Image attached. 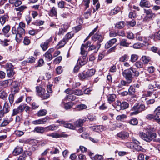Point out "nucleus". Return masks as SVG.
Segmentation results:
<instances>
[{
    "label": "nucleus",
    "instance_id": "obj_39",
    "mask_svg": "<svg viewBox=\"0 0 160 160\" xmlns=\"http://www.w3.org/2000/svg\"><path fill=\"white\" fill-rule=\"evenodd\" d=\"M27 8V7L25 5H22L19 7L15 8L14 10L15 11H19L22 13H23V11Z\"/></svg>",
    "mask_w": 160,
    "mask_h": 160
},
{
    "label": "nucleus",
    "instance_id": "obj_64",
    "mask_svg": "<svg viewBox=\"0 0 160 160\" xmlns=\"http://www.w3.org/2000/svg\"><path fill=\"white\" fill-rule=\"evenodd\" d=\"M120 8L118 7L115 8L113 9L112 10L111 12L112 13L115 14L119 12Z\"/></svg>",
    "mask_w": 160,
    "mask_h": 160
},
{
    "label": "nucleus",
    "instance_id": "obj_6",
    "mask_svg": "<svg viewBox=\"0 0 160 160\" xmlns=\"http://www.w3.org/2000/svg\"><path fill=\"white\" fill-rule=\"evenodd\" d=\"M159 94H160V92H156L153 91L152 92L148 91L146 94H143L142 95V97L141 98V99L142 101L143 102L144 100H146V99H144L145 97L150 96L152 98H156L158 97Z\"/></svg>",
    "mask_w": 160,
    "mask_h": 160
},
{
    "label": "nucleus",
    "instance_id": "obj_61",
    "mask_svg": "<svg viewBox=\"0 0 160 160\" xmlns=\"http://www.w3.org/2000/svg\"><path fill=\"white\" fill-rule=\"evenodd\" d=\"M67 42V41L64 38L62 40H61L59 43L60 47H63Z\"/></svg>",
    "mask_w": 160,
    "mask_h": 160
},
{
    "label": "nucleus",
    "instance_id": "obj_25",
    "mask_svg": "<svg viewBox=\"0 0 160 160\" xmlns=\"http://www.w3.org/2000/svg\"><path fill=\"white\" fill-rule=\"evenodd\" d=\"M116 95L114 94H109L107 96L108 100L109 103H111L115 100Z\"/></svg>",
    "mask_w": 160,
    "mask_h": 160
},
{
    "label": "nucleus",
    "instance_id": "obj_42",
    "mask_svg": "<svg viewBox=\"0 0 160 160\" xmlns=\"http://www.w3.org/2000/svg\"><path fill=\"white\" fill-rule=\"evenodd\" d=\"M129 107L128 103L126 102H122L121 103L120 108L121 109H124L128 108Z\"/></svg>",
    "mask_w": 160,
    "mask_h": 160
},
{
    "label": "nucleus",
    "instance_id": "obj_36",
    "mask_svg": "<svg viewBox=\"0 0 160 160\" xmlns=\"http://www.w3.org/2000/svg\"><path fill=\"white\" fill-rule=\"evenodd\" d=\"M142 60L144 64H146L149 62L150 59L149 57L143 56L142 57Z\"/></svg>",
    "mask_w": 160,
    "mask_h": 160
},
{
    "label": "nucleus",
    "instance_id": "obj_59",
    "mask_svg": "<svg viewBox=\"0 0 160 160\" xmlns=\"http://www.w3.org/2000/svg\"><path fill=\"white\" fill-rule=\"evenodd\" d=\"M10 121L8 120H4L0 125V127H4L8 124Z\"/></svg>",
    "mask_w": 160,
    "mask_h": 160
},
{
    "label": "nucleus",
    "instance_id": "obj_33",
    "mask_svg": "<svg viewBox=\"0 0 160 160\" xmlns=\"http://www.w3.org/2000/svg\"><path fill=\"white\" fill-rule=\"evenodd\" d=\"M8 94L4 91H0V98H1L4 100L6 99V98Z\"/></svg>",
    "mask_w": 160,
    "mask_h": 160
},
{
    "label": "nucleus",
    "instance_id": "obj_27",
    "mask_svg": "<svg viewBox=\"0 0 160 160\" xmlns=\"http://www.w3.org/2000/svg\"><path fill=\"white\" fill-rule=\"evenodd\" d=\"M22 151V148L19 147H16L13 152V154L14 155H17L21 153Z\"/></svg>",
    "mask_w": 160,
    "mask_h": 160
},
{
    "label": "nucleus",
    "instance_id": "obj_45",
    "mask_svg": "<svg viewBox=\"0 0 160 160\" xmlns=\"http://www.w3.org/2000/svg\"><path fill=\"white\" fill-rule=\"evenodd\" d=\"M138 120L136 118H133L131 119L128 122L131 125H135L138 123Z\"/></svg>",
    "mask_w": 160,
    "mask_h": 160
},
{
    "label": "nucleus",
    "instance_id": "obj_29",
    "mask_svg": "<svg viewBox=\"0 0 160 160\" xmlns=\"http://www.w3.org/2000/svg\"><path fill=\"white\" fill-rule=\"evenodd\" d=\"M128 81L126 82L124 80H122L118 85V87L119 88H122L123 86H128L129 83Z\"/></svg>",
    "mask_w": 160,
    "mask_h": 160
},
{
    "label": "nucleus",
    "instance_id": "obj_1",
    "mask_svg": "<svg viewBox=\"0 0 160 160\" xmlns=\"http://www.w3.org/2000/svg\"><path fill=\"white\" fill-rule=\"evenodd\" d=\"M25 27V24L21 22L19 23V26L17 30L15 28H12V32L13 34H16V39L17 42H20L22 39L23 36L25 34V32L24 29Z\"/></svg>",
    "mask_w": 160,
    "mask_h": 160
},
{
    "label": "nucleus",
    "instance_id": "obj_63",
    "mask_svg": "<svg viewBox=\"0 0 160 160\" xmlns=\"http://www.w3.org/2000/svg\"><path fill=\"white\" fill-rule=\"evenodd\" d=\"M72 106V104L70 103H66L64 104V108L66 110L70 108Z\"/></svg>",
    "mask_w": 160,
    "mask_h": 160
},
{
    "label": "nucleus",
    "instance_id": "obj_8",
    "mask_svg": "<svg viewBox=\"0 0 160 160\" xmlns=\"http://www.w3.org/2000/svg\"><path fill=\"white\" fill-rule=\"evenodd\" d=\"M24 106L20 105L17 108L13 109L12 116H14L22 112L24 110Z\"/></svg>",
    "mask_w": 160,
    "mask_h": 160
},
{
    "label": "nucleus",
    "instance_id": "obj_62",
    "mask_svg": "<svg viewBox=\"0 0 160 160\" xmlns=\"http://www.w3.org/2000/svg\"><path fill=\"white\" fill-rule=\"evenodd\" d=\"M146 118L149 120L154 119L155 120V115L153 114H149L146 116Z\"/></svg>",
    "mask_w": 160,
    "mask_h": 160
},
{
    "label": "nucleus",
    "instance_id": "obj_7",
    "mask_svg": "<svg viewBox=\"0 0 160 160\" xmlns=\"http://www.w3.org/2000/svg\"><path fill=\"white\" fill-rule=\"evenodd\" d=\"M10 85L11 86L12 91L15 93L18 92L19 90V83L18 82L16 81H12V82Z\"/></svg>",
    "mask_w": 160,
    "mask_h": 160
},
{
    "label": "nucleus",
    "instance_id": "obj_5",
    "mask_svg": "<svg viewBox=\"0 0 160 160\" xmlns=\"http://www.w3.org/2000/svg\"><path fill=\"white\" fill-rule=\"evenodd\" d=\"M130 70V68L129 69L125 70L122 73L123 76L127 81H129V82H131L132 79V76Z\"/></svg>",
    "mask_w": 160,
    "mask_h": 160
},
{
    "label": "nucleus",
    "instance_id": "obj_9",
    "mask_svg": "<svg viewBox=\"0 0 160 160\" xmlns=\"http://www.w3.org/2000/svg\"><path fill=\"white\" fill-rule=\"evenodd\" d=\"M52 40V37H51L49 39L46 40L45 42L42 43L40 45V47L43 51L46 50L48 48V45L50 42Z\"/></svg>",
    "mask_w": 160,
    "mask_h": 160
},
{
    "label": "nucleus",
    "instance_id": "obj_11",
    "mask_svg": "<svg viewBox=\"0 0 160 160\" xmlns=\"http://www.w3.org/2000/svg\"><path fill=\"white\" fill-rule=\"evenodd\" d=\"M155 120L160 124V106L158 107L154 111Z\"/></svg>",
    "mask_w": 160,
    "mask_h": 160
},
{
    "label": "nucleus",
    "instance_id": "obj_57",
    "mask_svg": "<svg viewBox=\"0 0 160 160\" xmlns=\"http://www.w3.org/2000/svg\"><path fill=\"white\" fill-rule=\"evenodd\" d=\"M62 57L61 56H58L53 61L54 63L56 64L59 63L62 60Z\"/></svg>",
    "mask_w": 160,
    "mask_h": 160
},
{
    "label": "nucleus",
    "instance_id": "obj_55",
    "mask_svg": "<svg viewBox=\"0 0 160 160\" xmlns=\"http://www.w3.org/2000/svg\"><path fill=\"white\" fill-rule=\"evenodd\" d=\"M14 72L12 69H8L7 70V75L9 77H12L14 74Z\"/></svg>",
    "mask_w": 160,
    "mask_h": 160
},
{
    "label": "nucleus",
    "instance_id": "obj_53",
    "mask_svg": "<svg viewBox=\"0 0 160 160\" xmlns=\"http://www.w3.org/2000/svg\"><path fill=\"white\" fill-rule=\"evenodd\" d=\"M130 69L132 71L134 74V76L136 77H138L139 75V72L138 71L135 70L132 67L130 68Z\"/></svg>",
    "mask_w": 160,
    "mask_h": 160
},
{
    "label": "nucleus",
    "instance_id": "obj_35",
    "mask_svg": "<svg viewBox=\"0 0 160 160\" xmlns=\"http://www.w3.org/2000/svg\"><path fill=\"white\" fill-rule=\"evenodd\" d=\"M47 111L45 109H42L39 110L37 113L38 116H42L45 115L47 113Z\"/></svg>",
    "mask_w": 160,
    "mask_h": 160
},
{
    "label": "nucleus",
    "instance_id": "obj_4",
    "mask_svg": "<svg viewBox=\"0 0 160 160\" xmlns=\"http://www.w3.org/2000/svg\"><path fill=\"white\" fill-rule=\"evenodd\" d=\"M36 89L38 95L43 99H46L49 97V94L45 93V89L41 87H37Z\"/></svg>",
    "mask_w": 160,
    "mask_h": 160
},
{
    "label": "nucleus",
    "instance_id": "obj_49",
    "mask_svg": "<svg viewBox=\"0 0 160 160\" xmlns=\"http://www.w3.org/2000/svg\"><path fill=\"white\" fill-rule=\"evenodd\" d=\"M10 27L8 25L4 27L2 29V31L4 33H7L10 30Z\"/></svg>",
    "mask_w": 160,
    "mask_h": 160
},
{
    "label": "nucleus",
    "instance_id": "obj_20",
    "mask_svg": "<svg viewBox=\"0 0 160 160\" xmlns=\"http://www.w3.org/2000/svg\"><path fill=\"white\" fill-rule=\"evenodd\" d=\"M140 5L142 7L149 8L151 7V4L147 0H141Z\"/></svg>",
    "mask_w": 160,
    "mask_h": 160
},
{
    "label": "nucleus",
    "instance_id": "obj_50",
    "mask_svg": "<svg viewBox=\"0 0 160 160\" xmlns=\"http://www.w3.org/2000/svg\"><path fill=\"white\" fill-rule=\"evenodd\" d=\"M87 74L86 73L85 74L82 72L81 73H80L79 74V77L80 78V79L83 80L84 79H88V77L87 76Z\"/></svg>",
    "mask_w": 160,
    "mask_h": 160
},
{
    "label": "nucleus",
    "instance_id": "obj_14",
    "mask_svg": "<svg viewBox=\"0 0 160 160\" xmlns=\"http://www.w3.org/2000/svg\"><path fill=\"white\" fill-rule=\"evenodd\" d=\"M57 122L60 124H63L64 127L68 128L74 129L75 128L74 126L73 125L71 124L68 123L63 120H58Z\"/></svg>",
    "mask_w": 160,
    "mask_h": 160
},
{
    "label": "nucleus",
    "instance_id": "obj_12",
    "mask_svg": "<svg viewBox=\"0 0 160 160\" xmlns=\"http://www.w3.org/2000/svg\"><path fill=\"white\" fill-rule=\"evenodd\" d=\"M144 13L146 14V16L144 18L146 20H148V19H152L155 17V14L152 12L151 10H146L144 9Z\"/></svg>",
    "mask_w": 160,
    "mask_h": 160
},
{
    "label": "nucleus",
    "instance_id": "obj_38",
    "mask_svg": "<svg viewBox=\"0 0 160 160\" xmlns=\"http://www.w3.org/2000/svg\"><path fill=\"white\" fill-rule=\"evenodd\" d=\"M9 107L10 106L8 103L7 102H5L3 107V110L5 112L7 113L9 111Z\"/></svg>",
    "mask_w": 160,
    "mask_h": 160
},
{
    "label": "nucleus",
    "instance_id": "obj_28",
    "mask_svg": "<svg viewBox=\"0 0 160 160\" xmlns=\"http://www.w3.org/2000/svg\"><path fill=\"white\" fill-rule=\"evenodd\" d=\"M0 43L3 46H6L9 45V43L10 42V40L7 39H0Z\"/></svg>",
    "mask_w": 160,
    "mask_h": 160
},
{
    "label": "nucleus",
    "instance_id": "obj_51",
    "mask_svg": "<svg viewBox=\"0 0 160 160\" xmlns=\"http://www.w3.org/2000/svg\"><path fill=\"white\" fill-rule=\"evenodd\" d=\"M134 65L138 68H140L143 67V64L141 61H138L135 63Z\"/></svg>",
    "mask_w": 160,
    "mask_h": 160
},
{
    "label": "nucleus",
    "instance_id": "obj_30",
    "mask_svg": "<svg viewBox=\"0 0 160 160\" xmlns=\"http://www.w3.org/2000/svg\"><path fill=\"white\" fill-rule=\"evenodd\" d=\"M95 70L93 69H91L88 70L86 72L87 74V76L88 78L90 77H91L94 75L95 73Z\"/></svg>",
    "mask_w": 160,
    "mask_h": 160
},
{
    "label": "nucleus",
    "instance_id": "obj_54",
    "mask_svg": "<svg viewBox=\"0 0 160 160\" xmlns=\"http://www.w3.org/2000/svg\"><path fill=\"white\" fill-rule=\"evenodd\" d=\"M14 134L18 137H20L23 135L24 132L22 131L16 130L14 132Z\"/></svg>",
    "mask_w": 160,
    "mask_h": 160
},
{
    "label": "nucleus",
    "instance_id": "obj_37",
    "mask_svg": "<svg viewBox=\"0 0 160 160\" xmlns=\"http://www.w3.org/2000/svg\"><path fill=\"white\" fill-rule=\"evenodd\" d=\"M129 43L127 42V40L125 39H122L120 43V45L124 47H128L129 45Z\"/></svg>",
    "mask_w": 160,
    "mask_h": 160
},
{
    "label": "nucleus",
    "instance_id": "obj_21",
    "mask_svg": "<svg viewBox=\"0 0 160 160\" xmlns=\"http://www.w3.org/2000/svg\"><path fill=\"white\" fill-rule=\"evenodd\" d=\"M57 8L54 7H53L50 10L49 12V15L51 17H57Z\"/></svg>",
    "mask_w": 160,
    "mask_h": 160
},
{
    "label": "nucleus",
    "instance_id": "obj_16",
    "mask_svg": "<svg viewBox=\"0 0 160 160\" xmlns=\"http://www.w3.org/2000/svg\"><path fill=\"white\" fill-rule=\"evenodd\" d=\"M117 136L118 138L122 139H125L129 136V134L126 132H122L118 133Z\"/></svg>",
    "mask_w": 160,
    "mask_h": 160
},
{
    "label": "nucleus",
    "instance_id": "obj_47",
    "mask_svg": "<svg viewBox=\"0 0 160 160\" xmlns=\"http://www.w3.org/2000/svg\"><path fill=\"white\" fill-rule=\"evenodd\" d=\"M76 108H78L79 110H81L87 108V106L84 104H81L77 105Z\"/></svg>",
    "mask_w": 160,
    "mask_h": 160
},
{
    "label": "nucleus",
    "instance_id": "obj_13",
    "mask_svg": "<svg viewBox=\"0 0 160 160\" xmlns=\"http://www.w3.org/2000/svg\"><path fill=\"white\" fill-rule=\"evenodd\" d=\"M88 58L86 55H83L79 58L78 62L81 66L85 65L88 62Z\"/></svg>",
    "mask_w": 160,
    "mask_h": 160
},
{
    "label": "nucleus",
    "instance_id": "obj_15",
    "mask_svg": "<svg viewBox=\"0 0 160 160\" xmlns=\"http://www.w3.org/2000/svg\"><path fill=\"white\" fill-rule=\"evenodd\" d=\"M48 119L47 118L40 119L38 120H34L32 122V123L34 125L43 124H45Z\"/></svg>",
    "mask_w": 160,
    "mask_h": 160
},
{
    "label": "nucleus",
    "instance_id": "obj_34",
    "mask_svg": "<svg viewBox=\"0 0 160 160\" xmlns=\"http://www.w3.org/2000/svg\"><path fill=\"white\" fill-rule=\"evenodd\" d=\"M127 116L123 114L122 115L118 116L116 118V120L118 121H123L124 119L126 118Z\"/></svg>",
    "mask_w": 160,
    "mask_h": 160
},
{
    "label": "nucleus",
    "instance_id": "obj_22",
    "mask_svg": "<svg viewBox=\"0 0 160 160\" xmlns=\"http://www.w3.org/2000/svg\"><path fill=\"white\" fill-rule=\"evenodd\" d=\"M34 131L37 133L42 134L46 132L45 127H36L35 128Z\"/></svg>",
    "mask_w": 160,
    "mask_h": 160
},
{
    "label": "nucleus",
    "instance_id": "obj_17",
    "mask_svg": "<svg viewBox=\"0 0 160 160\" xmlns=\"http://www.w3.org/2000/svg\"><path fill=\"white\" fill-rule=\"evenodd\" d=\"M117 41L116 38H114L109 40L105 44V48L108 49L113 45Z\"/></svg>",
    "mask_w": 160,
    "mask_h": 160
},
{
    "label": "nucleus",
    "instance_id": "obj_3",
    "mask_svg": "<svg viewBox=\"0 0 160 160\" xmlns=\"http://www.w3.org/2000/svg\"><path fill=\"white\" fill-rule=\"evenodd\" d=\"M145 109V107L143 104L136 105L132 108L131 110L133 111L130 112V115L132 116L136 115Z\"/></svg>",
    "mask_w": 160,
    "mask_h": 160
},
{
    "label": "nucleus",
    "instance_id": "obj_31",
    "mask_svg": "<svg viewBox=\"0 0 160 160\" xmlns=\"http://www.w3.org/2000/svg\"><path fill=\"white\" fill-rule=\"evenodd\" d=\"M8 18V16L7 15H5L1 17L0 18V23L2 25H3Z\"/></svg>",
    "mask_w": 160,
    "mask_h": 160
},
{
    "label": "nucleus",
    "instance_id": "obj_18",
    "mask_svg": "<svg viewBox=\"0 0 160 160\" xmlns=\"http://www.w3.org/2000/svg\"><path fill=\"white\" fill-rule=\"evenodd\" d=\"M52 137L55 138H59L61 137H66L68 136V135L62 132L59 134L57 132L52 133Z\"/></svg>",
    "mask_w": 160,
    "mask_h": 160
},
{
    "label": "nucleus",
    "instance_id": "obj_46",
    "mask_svg": "<svg viewBox=\"0 0 160 160\" xmlns=\"http://www.w3.org/2000/svg\"><path fill=\"white\" fill-rule=\"evenodd\" d=\"M138 58V56L135 54H133L131 55L130 61L132 62H134L136 61Z\"/></svg>",
    "mask_w": 160,
    "mask_h": 160
},
{
    "label": "nucleus",
    "instance_id": "obj_41",
    "mask_svg": "<svg viewBox=\"0 0 160 160\" xmlns=\"http://www.w3.org/2000/svg\"><path fill=\"white\" fill-rule=\"evenodd\" d=\"M76 98V96L73 94H70L67 95L65 97V99L68 100H74Z\"/></svg>",
    "mask_w": 160,
    "mask_h": 160
},
{
    "label": "nucleus",
    "instance_id": "obj_26",
    "mask_svg": "<svg viewBox=\"0 0 160 160\" xmlns=\"http://www.w3.org/2000/svg\"><path fill=\"white\" fill-rule=\"evenodd\" d=\"M87 47L85 46L83 44H82L81 48V53L83 55H87L88 54V51H87Z\"/></svg>",
    "mask_w": 160,
    "mask_h": 160
},
{
    "label": "nucleus",
    "instance_id": "obj_48",
    "mask_svg": "<svg viewBox=\"0 0 160 160\" xmlns=\"http://www.w3.org/2000/svg\"><path fill=\"white\" fill-rule=\"evenodd\" d=\"M135 92V89L134 87L132 86H130L128 89L129 94L130 95H133Z\"/></svg>",
    "mask_w": 160,
    "mask_h": 160
},
{
    "label": "nucleus",
    "instance_id": "obj_19",
    "mask_svg": "<svg viewBox=\"0 0 160 160\" xmlns=\"http://www.w3.org/2000/svg\"><path fill=\"white\" fill-rule=\"evenodd\" d=\"M92 40L94 41H99V42H102V36L98 32L94 34L92 37Z\"/></svg>",
    "mask_w": 160,
    "mask_h": 160
},
{
    "label": "nucleus",
    "instance_id": "obj_40",
    "mask_svg": "<svg viewBox=\"0 0 160 160\" xmlns=\"http://www.w3.org/2000/svg\"><path fill=\"white\" fill-rule=\"evenodd\" d=\"M124 26V22L123 21H121L117 23L115 26V27L117 28L121 29Z\"/></svg>",
    "mask_w": 160,
    "mask_h": 160
},
{
    "label": "nucleus",
    "instance_id": "obj_60",
    "mask_svg": "<svg viewBox=\"0 0 160 160\" xmlns=\"http://www.w3.org/2000/svg\"><path fill=\"white\" fill-rule=\"evenodd\" d=\"M90 0H83L82 4L84 5L87 8L89 7V4L90 3Z\"/></svg>",
    "mask_w": 160,
    "mask_h": 160
},
{
    "label": "nucleus",
    "instance_id": "obj_23",
    "mask_svg": "<svg viewBox=\"0 0 160 160\" xmlns=\"http://www.w3.org/2000/svg\"><path fill=\"white\" fill-rule=\"evenodd\" d=\"M87 118H85L83 119H79L74 123V125L77 127H82L83 126V123L86 121Z\"/></svg>",
    "mask_w": 160,
    "mask_h": 160
},
{
    "label": "nucleus",
    "instance_id": "obj_52",
    "mask_svg": "<svg viewBox=\"0 0 160 160\" xmlns=\"http://www.w3.org/2000/svg\"><path fill=\"white\" fill-rule=\"evenodd\" d=\"M73 94L78 96L82 95V92L80 90H73Z\"/></svg>",
    "mask_w": 160,
    "mask_h": 160
},
{
    "label": "nucleus",
    "instance_id": "obj_58",
    "mask_svg": "<svg viewBox=\"0 0 160 160\" xmlns=\"http://www.w3.org/2000/svg\"><path fill=\"white\" fill-rule=\"evenodd\" d=\"M136 150L138 151H142L143 152H144L145 151V149L143 148L141 146H140L138 145H137V146L135 148Z\"/></svg>",
    "mask_w": 160,
    "mask_h": 160
},
{
    "label": "nucleus",
    "instance_id": "obj_43",
    "mask_svg": "<svg viewBox=\"0 0 160 160\" xmlns=\"http://www.w3.org/2000/svg\"><path fill=\"white\" fill-rule=\"evenodd\" d=\"M129 56L128 55L125 54L121 57L119 58V61L122 62H124L128 60Z\"/></svg>",
    "mask_w": 160,
    "mask_h": 160
},
{
    "label": "nucleus",
    "instance_id": "obj_24",
    "mask_svg": "<svg viewBox=\"0 0 160 160\" xmlns=\"http://www.w3.org/2000/svg\"><path fill=\"white\" fill-rule=\"evenodd\" d=\"M45 128L46 132H48L49 131H55L58 129V126L53 124L45 127Z\"/></svg>",
    "mask_w": 160,
    "mask_h": 160
},
{
    "label": "nucleus",
    "instance_id": "obj_44",
    "mask_svg": "<svg viewBox=\"0 0 160 160\" xmlns=\"http://www.w3.org/2000/svg\"><path fill=\"white\" fill-rule=\"evenodd\" d=\"M156 87L160 89V85H158L157 83H155L150 84L148 86V88L150 89H153Z\"/></svg>",
    "mask_w": 160,
    "mask_h": 160
},
{
    "label": "nucleus",
    "instance_id": "obj_10",
    "mask_svg": "<svg viewBox=\"0 0 160 160\" xmlns=\"http://www.w3.org/2000/svg\"><path fill=\"white\" fill-rule=\"evenodd\" d=\"M54 49L53 48L49 49L44 54L45 59L47 61H50L52 60V57L51 53L54 52Z\"/></svg>",
    "mask_w": 160,
    "mask_h": 160
},
{
    "label": "nucleus",
    "instance_id": "obj_2",
    "mask_svg": "<svg viewBox=\"0 0 160 160\" xmlns=\"http://www.w3.org/2000/svg\"><path fill=\"white\" fill-rule=\"evenodd\" d=\"M140 136L141 138L147 142H150L156 136V134L154 133H149L148 134H145L144 132H141L140 134Z\"/></svg>",
    "mask_w": 160,
    "mask_h": 160
},
{
    "label": "nucleus",
    "instance_id": "obj_32",
    "mask_svg": "<svg viewBox=\"0 0 160 160\" xmlns=\"http://www.w3.org/2000/svg\"><path fill=\"white\" fill-rule=\"evenodd\" d=\"M74 35V33L73 32H70L67 33L65 36L64 38L67 42L68 40L72 38Z\"/></svg>",
    "mask_w": 160,
    "mask_h": 160
},
{
    "label": "nucleus",
    "instance_id": "obj_56",
    "mask_svg": "<svg viewBox=\"0 0 160 160\" xmlns=\"http://www.w3.org/2000/svg\"><path fill=\"white\" fill-rule=\"evenodd\" d=\"M35 58L32 56L29 57L27 60V62L29 63H33L35 62Z\"/></svg>",
    "mask_w": 160,
    "mask_h": 160
}]
</instances>
